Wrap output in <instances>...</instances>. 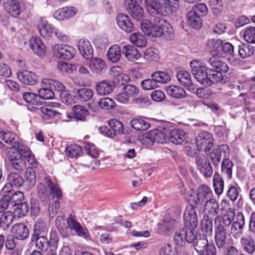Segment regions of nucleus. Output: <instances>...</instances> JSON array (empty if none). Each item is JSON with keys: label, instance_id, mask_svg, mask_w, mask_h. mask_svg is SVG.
I'll list each match as a JSON object with an SVG mask.
<instances>
[{"label": "nucleus", "instance_id": "obj_1", "mask_svg": "<svg viewBox=\"0 0 255 255\" xmlns=\"http://www.w3.org/2000/svg\"><path fill=\"white\" fill-rule=\"evenodd\" d=\"M37 186V192L41 202L47 204L49 201H59L63 197L62 191L58 185L45 175Z\"/></svg>", "mask_w": 255, "mask_h": 255}, {"label": "nucleus", "instance_id": "obj_2", "mask_svg": "<svg viewBox=\"0 0 255 255\" xmlns=\"http://www.w3.org/2000/svg\"><path fill=\"white\" fill-rule=\"evenodd\" d=\"M25 180L18 173L10 172L7 176V181L16 188L23 186L25 189L29 190L33 188L36 183L35 171L31 167H28L25 172Z\"/></svg>", "mask_w": 255, "mask_h": 255}, {"label": "nucleus", "instance_id": "obj_3", "mask_svg": "<svg viewBox=\"0 0 255 255\" xmlns=\"http://www.w3.org/2000/svg\"><path fill=\"white\" fill-rule=\"evenodd\" d=\"M191 71L194 78L204 86L209 82L208 73L209 69L205 63L200 60H193L190 62Z\"/></svg>", "mask_w": 255, "mask_h": 255}, {"label": "nucleus", "instance_id": "obj_4", "mask_svg": "<svg viewBox=\"0 0 255 255\" xmlns=\"http://www.w3.org/2000/svg\"><path fill=\"white\" fill-rule=\"evenodd\" d=\"M155 31L154 37H163L170 40L174 36V30L171 25L163 17H155Z\"/></svg>", "mask_w": 255, "mask_h": 255}, {"label": "nucleus", "instance_id": "obj_5", "mask_svg": "<svg viewBox=\"0 0 255 255\" xmlns=\"http://www.w3.org/2000/svg\"><path fill=\"white\" fill-rule=\"evenodd\" d=\"M147 11L151 15H166L167 9L171 6L170 0H145Z\"/></svg>", "mask_w": 255, "mask_h": 255}, {"label": "nucleus", "instance_id": "obj_6", "mask_svg": "<svg viewBox=\"0 0 255 255\" xmlns=\"http://www.w3.org/2000/svg\"><path fill=\"white\" fill-rule=\"evenodd\" d=\"M235 217L234 210L229 208L223 216L219 215L216 217L214 221L215 229L227 232Z\"/></svg>", "mask_w": 255, "mask_h": 255}, {"label": "nucleus", "instance_id": "obj_7", "mask_svg": "<svg viewBox=\"0 0 255 255\" xmlns=\"http://www.w3.org/2000/svg\"><path fill=\"white\" fill-rule=\"evenodd\" d=\"M196 143L199 150L203 151L207 153L213 146L214 139L211 133L202 131L196 136Z\"/></svg>", "mask_w": 255, "mask_h": 255}, {"label": "nucleus", "instance_id": "obj_8", "mask_svg": "<svg viewBox=\"0 0 255 255\" xmlns=\"http://www.w3.org/2000/svg\"><path fill=\"white\" fill-rule=\"evenodd\" d=\"M165 135L157 131L150 130L140 135L139 139L140 142L146 146H152L154 142L163 143L165 140Z\"/></svg>", "mask_w": 255, "mask_h": 255}, {"label": "nucleus", "instance_id": "obj_9", "mask_svg": "<svg viewBox=\"0 0 255 255\" xmlns=\"http://www.w3.org/2000/svg\"><path fill=\"white\" fill-rule=\"evenodd\" d=\"M209 152V158L212 164L215 166H218L221 162L222 153L224 154V158L229 156L230 148L228 145L222 144L214 148L212 152Z\"/></svg>", "mask_w": 255, "mask_h": 255}, {"label": "nucleus", "instance_id": "obj_10", "mask_svg": "<svg viewBox=\"0 0 255 255\" xmlns=\"http://www.w3.org/2000/svg\"><path fill=\"white\" fill-rule=\"evenodd\" d=\"M137 88L132 84H126L122 89V91L118 94L116 99L118 101L126 103L128 102L130 98L135 97L138 94Z\"/></svg>", "mask_w": 255, "mask_h": 255}, {"label": "nucleus", "instance_id": "obj_11", "mask_svg": "<svg viewBox=\"0 0 255 255\" xmlns=\"http://www.w3.org/2000/svg\"><path fill=\"white\" fill-rule=\"evenodd\" d=\"M210 53L212 56L208 58L207 62L211 67L212 70L221 71L224 73L228 72L229 67L227 63L219 59V53H217L216 50H212Z\"/></svg>", "mask_w": 255, "mask_h": 255}, {"label": "nucleus", "instance_id": "obj_12", "mask_svg": "<svg viewBox=\"0 0 255 255\" xmlns=\"http://www.w3.org/2000/svg\"><path fill=\"white\" fill-rule=\"evenodd\" d=\"M52 50L54 55L60 59L70 60L73 57V48L66 44H56Z\"/></svg>", "mask_w": 255, "mask_h": 255}, {"label": "nucleus", "instance_id": "obj_13", "mask_svg": "<svg viewBox=\"0 0 255 255\" xmlns=\"http://www.w3.org/2000/svg\"><path fill=\"white\" fill-rule=\"evenodd\" d=\"M196 163L198 169L205 177H210L213 173V169L208 158L204 154H198L196 158Z\"/></svg>", "mask_w": 255, "mask_h": 255}, {"label": "nucleus", "instance_id": "obj_14", "mask_svg": "<svg viewBox=\"0 0 255 255\" xmlns=\"http://www.w3.org/2000/svg\"><path fill=\"white\" fill-rule=\"evenodd\" d=\"M219 211V205L216 199L211 198L206 201L204 205V217L213 218L218 215Z\"/></svg>", "mask_w": 255, "mask_h": 255}, {"label": "nucleus", "instance_id": "obj_15", "mask_svg": "<svg viewBox=\"0 0 255 255\" xmlns=\"http://www.w3.org/2000/svg\"><path fill=\"white\" fill-rule=\"evenodd\" d=\"M124 5L133 18L140 20L143 18L144 10L137 2L129 3V0H124Z\"/></svg>", "mask_w": 255, "mask_h": 255}, {"label": "nucleus", "instance_id": "obj_16", "mask_svg": "<svg viewBox=\"0 0 255 255\" xmlns=\"http://www.w3.org/2000/svg\"><path fill=\"white\" fill-rule=\"evenodd\" d=\"M10 233L16 240L20 241L26 240L29 234L27 227L21 223L14 224L11 228Z\"/></svg>", "mask_w": 255, "mask_h": 255}, {"label": "nucleus", "instance_id": "obj_17", "mask_svg": "<svg viewBox=\"0 0 255 255\" xmlns=\"http://www.w3.org/2000/svg\"><path fill=\"white\" fill-rule=\"evenodd\" d=\"M184 221L185 226L196 227L198 223V217L195 209L191 206L186 207L184 213Z\"/></svg>", "mask_w": 255, "mask_h": 255}, {"label": "nucleus", "instance_id": "obj_18", "mask_svg": "<svg viewBox=\"0 0 255 255\" xmlns=\"http://www.w3.org/2000/svg\"><path fill=\"white\" fill-rule=\"evenodd\" d=\"M116 21L119 27L125 32L130 33L134 30L133 24L127 15L119 13L117 16Z\"/></svg>", "mask_w": 255, "mask_h": 255}, {"label": "nucleus", "instance_id": "obj_19", "mask_svg": "<svg viewBox=\"0 0 255 255\" xmlns=\"http://www.w3.org/2000/svg\"><path fill=\"white\" fill-rule=\"evenodd\" d=\"M17 76L20 82L28 85H34L37 83L38 80L37 76L34 73L27 70H23L18 72Z\"/></svg>", "mask_w": 255, "mask_h": 255}, {"label": "nucleus", "instance_id": "obj_20", "mask_svg": "<svg viewBox=\"0 0 255 255\" xmlns=\"http://www.w3.org/2000/svg\"><path fill=\"white\" fill-rule=\"evenodd\" d=\"M78 49L82 56L87 60L92 58L93 49L90 41L87 39H80L78 45Z\"/></svg>", "mask_w": 255, "mask_h": 255}, {"label": "nucleus", "instance_id": "obj_21", "mask_svg": "<svg viewBox=\"0 0 255 255\" xmlns=\"http://www.w3.org/2000/svg\"><path fill=\"white\" fill-rule=\"evenodd\" d=\"M89 115V111L86 108L81 105H75L72 108V111L68 114V117L74 118L77 121H85L86 117Z\"/></svg>", "mask_w": 255, "mask_h": 255}, {"label": "nucleus", "instance_id": "obj_22", "mask_svg": "<svg viewBox=\"0 0 255 255\" xmlns=\"http://www.w3.org/2000/svg\"><path fill=\"white\" fill-rule=\"evenodd\" d=\"M77 9L73 6H67L60 8L54 13V17L58 20H63L74 16Z\"/></svg>", "mask_w": 255, "mask_h": 255}, {"label": "nucleus", "instance_id": "obj_23", "mask_svg": "<svg viewBox=\"0 0 255 255\" xmlns=\"http://www.w3.org/2000/svg\"><path fill=\"white\" fill-rule=\"evenodd\" d=\"M67 223L68 228L71 230H74L76 234L80 237L85 239H87L89 237V232L88 230L82 227L79 223L72 218H69L67 220Z\"/></svg>", "mask_w": 255, "mask_h": 255}, {"label": "nucleus", "instance_id": "obj_24", "mask_svg": "<svg viewBox=\"0 0 255 255\" xmlns=\"http://www.w3.org/2000/svg\"><path fill=\"white\" fill-rule=\"evenodd\" d=\"M114 88V82L109 80L102 81L96 86V92L99 95H108L112 92Z\"/></svg>", "mask_w": 255, "mask_h": 255}, {"label": "nucleus", "instance_id": "obj_25", "mask_svg": "<svg viewBox=\"0 0 255 255\" xmlns=\"http://www.w3.org/2000/svg\"><path fill=\"white\" fill-rule=\"evenodd\" d=\"M29 45L32 51L38 56L40 57L45 56L46 47L40 38L31 37L29 40Z\"/></svg>", "mask_w": 255, "mask_h": 255}, {"label": "nucleus", "instance_id": "obj_26", "mask_svg": "<svg viewBox=\"0 0 255 255\" xmlns=\"http://www.w3.org/2000/svg\"><path fill=\"white\" fill-rule=\"evenodd\" d=\"M193 244L194 249L199 255H204L205 250L210 245L204 235H199Z\"/></svg>", "mask_w": 255, "mask_h": 255}, {"label": "nucleus", "instance_id": "obj_27", "mask_svg": "<svg viewBox=\"0 0 255 255\" xmlns=\"http://www.w3.org/2000/svg\"><path fill=\"white\" fill-rule=\"evenodd\" d=\"M11 166L17 171H22L26 168L24 159L20 157L18 153H12L8 157Z\"/></svg>", "mask_w": 255, "mask_h": 255}, {"label": "nucleus", "instance_id": "obj_28", "mask_svg": "<svg viewBox=\"0 0 255 255\" xmlns=\"http://www.w3.org/2000/svg\"><path fill=\"white\" fill-rule=\"evenodd\" d=\"M240 244L243 251L249 255H252L255 252V241L251 236L243 237L241 238Z\"/></svg>", "mask_w": 255, "mask_h": 255}, {"label": "nucleus", "instance_id": "obj_29", "mask_svg": "<svg viewBox=\"0 0 255 255\" xmlns=\"http://www.w3.org/2000/svg\"><path fill=\"white\" fill-rule=\"evenodd\" d=\"M6 11L13 17H16L21 12V7L18 0H6L4 3Z\"/></svg>", "mask_w": 255, "mask_h": 255}, {"label": "nucleus", "instance_id": "obj_30", "mask_svg": "<svg viewBox=\"0 0 255 255\" xmlns=\"http://www.w3.org/2000/svg\"><path fill=\"white\" fill-rule=\"evenodd\" d=\"M122 53L126 58L130 61H134L140 57L139 51L131 45H124L122 47Z\"/></svg>", "mask_w": 255, "mask_h": 255}, {"label": "nucleus", "instance_id": "obj_31", "mask_svg": "<svg viewBox=\"0 0 255 255\" xmlns=\"http://www.w3.org/2000/svg\"><path fill=\"white\" fill-rule=\"evenodd\" d=\"M223 73H224L223 71L212 70L211 69H209L208 73L209 82L207 84H205L204 86L208 87L211 86L212 83H225L226 80L224 79Z\"/></svg>", "mask_w": 255, "mask_h": 255}, {"label": "nucleus", "instance_id": "obj_32", "mask_svg": "<svg viewBox=\"0 0 255 255\" xmlns=\"http://www.w3.org/2000/svg\"><path fill=\"white\" fill-rule=\"evenodd\" d=\"M186 132L181 129L172 130L169 135V140L175 144H181L185 140Z\"/></svg>", "mask_w": 255, "mask_h": 255}, {"label": "nucleus", "instance_id": "obj_33", "mask_svg": "<svg viewBox=\"0 0 255 255\" xmlns=\"http://www.w3.org/2000/svg\"><path fill=\"white\" fill-rule=\"evenodd\" d=\"M37 28L41 36L44 38H49L52 36L53 29L51 25L48 24L47 22L41 18L38 20Z\"/></svg>", "mask_w": 255, "mask_h": 255}, {"label": "nucleus", "instance_id": "obj_34", "mask_svg": "<svg viewBox=\"0 0 255 255\" xmlns=\"http://www.w3.org/2000/svg\"><path fill=\"white\" fill-rule=\"evenodd\" d=\"M31 242H35V246L40 252H46L51 247L48 240L45 236L31 237Z\"/></svg>", "mask_w": 255, "mask_h": 255}, {"label": "nucleus", "instance_id": "obj_35", "mask_svg": "<svg viewBox=\"0 0 255 255\" xmlns=\"http://www.w3.org/2000/svg\"><path fill=\"white\" fill-rule=\"evenodd\" d=\"M201 17L200 15H198L191 10L187 14V21L192 28L198 29L202 26Z\"/></svg>", "mask_w": 255, "mask_h": 255}, {"label": "nucleus", "instance_id": "obj_36", "mask_svg": "<svg viewBox=\"0 0 255 255\" xmlns=\"http://www.w3.org/2000/svg\"><path fill=\"white\" fill-rule=\"evenodd\" d=\"M233 162L229 159V156L224 158L221 163V172L228 179L232 178Z\"/></svg>", "mask_w": 255, "mask_h": 255}, {"label": "nucleus", "instance_id": "obj_37", "mask_svg": "<svg viewBox=\"0 0 255 255\" xmlns=\"http://www.w3.org/2000/svg\"><path fill=\"white\" fill-rule=\"evenodd\" d=\"M176 77L178 81L181 85L189 89L191 88V89H193L192 88L193 85L189 72L185 70H180L178 72Z\"/></svg>", "mask_w": 255, "mask_h": 255}, {"label": "nucleus", "instance_id": "obj_38", "mask_svg": "<svg viewBox=\"0 0 255 255\" xmlns=\"http://www.w3.org/2000/svg\"><path fill=\"white\" fill-rule=\"evenodd\" d=\"M227 232L215 229V242L218 249H224L227 244Z\"/></svg>", "mask_w": 255, "mask_h": 255}, {"label": "nucleus", "instance_id": "obj_39", "mask_svg": "<svg viewBox=\"0 0 255 255\" xmlns=\"http://www.w3.org/2000/svg\"><path fill=\"white\" fill-rule=\"evenodd\" d=\"M122 49L118 45H114L110 47L107 53L108 59L113 63L118 62L121 59Z\"/></svg>", "mask_w": 255, "mask_h": 255}, {"label": "nucleus", "instance_id": "obj_40", "mask_svg": "<svg viewBox=\"0 0 255 255\" xmlns=\"http://www.w3.org/2000/svg\"><path fill=\"white\" fill-rule=\"evenodd\" d=\"M167 94L175 99H182L185 97L186 93L183 88L174 85H171L166 89Z\"/></svg>", "mask_w": 255, "mask_h": 255}, {"label": "nucleus", "instance_id": "obj_41", "mask_svg": "<svg viewBox=\"0 0 255 255\" xmlns=\"http://www.w3.org/2000/svg\"><path fill=\"white\" fill-rule=\"evenodd\" d=\"M197 196L201 200V203L211 198H213V194L211 188L206 185L200 186L197 189Z\"/></svg>", "mask_w": 255, "mask_h": 255}, {"label": "nucleus", "instance_id": "obj_42", "mask_svg": "<svg viewBox=\"0 0 255 255\" xmlns=\"http://www.w3.org/2000/svg\"><path fill=\"white\" fill-rule=\"evenodd\" d=\"M106 64L105 62L99 57L91 59L89 67L91 70L96 74L101 73L105 68Z\"/></svg>", "mask_w": 255, "mask_h": 255}, {"label": "nucleus", "instance_id": "obj_43", "mask_svg": "<svg viewBox=\"0 0 255 255\" xmlns=\"http://www.w3.org/2000/svg\"><path fill=\"white\" fill-rule=\"evenodd\" d=\"M129 40L133 45L139 47H145L147 44L146 37L140 32L132 33L130 35Z\"/></svg>", "mask_w": 255, "mask_h": 255}, {"label": "nucleus", "instance_id": "obj_44", "mask_svg": "<svg viewBox=\"0 0 255 255\" xmlns=\"http://www.w3.org/2000/svg\"><path fill=\"white\" fill-rule=\"evenodd\" d=\"M38 110L40 111V116L42 118L46 120L52 119L57 115H60L58 112L47 106H42Z\"/></svg>", "mask_w": 255, "mask_h": 255}, {"label": "nucleus", "instance_id": "obj_45", "mask_svg": "<svg viewBox=\"0 0 255 255\" xmlns=\"http://www.w3.org/2000/svg\"><path fill=\"white\" fill-rule=\"evenodd\" d=\"M130 125L133 129L137 131L146 130L150 127L149 123L141 118L132 119Z\"/></svg>", "mask_w": 255, "mask_h": 255}, {"label": "nucleus", "instance_id": "obj_46", "mask_svg": "<svg viewBox=\"0 0 255 255\" xmlns=\"http://www.w3.org/2000/svg\"><path fill=\"white\" fill-rule=\"evenodd\" d=\"M76 96L79 100L82 102H88L93 97L94 92L91 89L83 88L77 91Z\"/></svg>", "mask_w": 255, "mask_h": 255}, {"label": "nucleus", "instance_id": "obj_47", "mask_svg": "<svg viewBox=\"0 0 255 255\" xmlns=\"http://www.w3.org/2000/svg\"><path fill=\"white\" fill-rule=\"evenodd\" d=\"M140 27L145 34L154 37V34H154L155 31V19H154V24L148 20H143L141 22Z\"/></svg>", "mask_w": 255, "mask_h": 255}, {"label": "nucleus", "instance_id": "obj_48", "mask_svg": "<svg viewBox=\"0 0 255 255\" xmlns=\"http://www.w3.org/2000/svg\"><path fill=\"white\" fill-rule=\"evenodd\" d=\"M151 77H154L157 84L167 83L171 80L170 74L165 71H155L151 74Z\"/></svg>", "mask_w": 255, "mask_h": 255}, {"label": "nucleus", "instance_id": "obj_49", "mask_svg": "<svg viewBox=\"0 0 255 255\" xmlns=\"http://www.w3.org/2000/svg\"><path fill=\"white\" fill-rule=\"evenodd\" d=\"M195 228L196 227L185 226L182 229L183 234L184 236V238H185V241L188 243H193L197 238V231Z\"/></svg>", "mask_w": 255, "mask_h": 255}, {"label": "nucleus", "instance_id": "obj_50", "mask_svg": "<svg viewBox=\"0 0 255 255\" xmlns=\"http://www.w3.org/2000/svg\"><path fill=\"white\" fill-rule=\"evenodd\" d=\"M9 202V205L12 207L16 206L18 204L21 203L24 200L23 193L21 191H16L13 192L11 195H5Z\"/></svg>", "mask_w": 255, "mask_h": 255}, {"label": "nucleus", "instance_id": "obj_51", "mask_svg": "<svg viewBox=\"0 0 255 255\" xmlns=\"http://www.w3.org/2000/svg\"><path fill=\"white\" fill-rule=\"evenodd\" d=\"M13 216L8 213H4L0 215V229L6 231L13 222Z\"/></svg>", "mask_w": 255, "mask_h": 255}, {"label": "nucleus", "instance_id": "obj_52", "mask_svg": "<svg viewBox=\"0 0 255 255\" xmlns=\"http://www.w3.org/2000/svg\"><path fill=\"white\" fill-rule=\"evenodd\" d=\"M0 138L7 144L11 145L12 147L14 145L18 140L16 138V135L10 131H0Z\"/></svg>", "mask_w": 255, "mask_h": 255}, {"label": "nucleus", "instance_id": "obj_53", "mask_svg": "<svg viewBox=\"0 0 255 255\" xmlns=\"http://www.w3.org/2000/svg\"><path fill=\"white\" fill-rule=\"evenodd\" d=\"M213 186L215 192L220 195L223 192L224 181L223 178L219 174H215L213 178Z\"/></svg>", "mask_w": 255, "mask_h": 255}, {"label": "nucleus", "instance_id": "obj_54", "mask_svg": "<svg viewBox=\"0 0 255 255\" xmlns=\"http://www.w3.org/2000/svg\"><path fill=\"white\" fill-rule=\"evenodd\" d=\"M46 231V223L42 220H37L34 226L33 233L31 237L43 236L42 234Z\"/></svg>", "mask_w": 255, "mask_h": 255}, {"label": "nucleus", "instance_id": "obj_55", "mask_svg": "<svg viewBox=\"0 0 255 255\" xmlns=\"http://www.w3.org/2000/svg\"><path fill=\"white\" fill-rule=\"evenodd\" d=\"M65 152L67 156L71 158H76L83 153L81 147L77 144L71 145L67 147Z\"/></svg>", "mask_w": 255, "mask_h": 255}, {"label": "nucleus", "instance_id": "obj_56", "mask_svg": "<svg viewBox=\"0 0 255 255\" xmlns=\"http://www.w3.org/2000/svg\"><path fill=\"white\" fill-rule=\"evenodd\" d=\"M238 53L242 58L249 57L254 53L253 47L249 45L241 43L238 46Z\"/></svg>", "mask_w": 255, "mask_h": 255}, {"label": "nucleus", "instance_id": "obj_57", "mask_svg": "<svg viewBox=\"0 0 255 255\" xmlns=\"http://www.w3.org/2000/svg\"><path fill=\"white\" fill-rule=\"evenodd\" d=\"M143 57L147 62L155 61L159 59L158 51L154 48H148L144 52Z\"/></svg>", "mask_w": 255, "mask_h": 255}, {"label": "nucleus", "instance_id": "obj_58", "mask_svg": "<svg viewBox=\"0 0 255 255\" xmlns=\"http://www.w3.org/2000/svg\"><path fill=\"white\" fill-rule=\"evenodd\" d=\"M213 218L204 217L202 221L201 226L203 232L207 235L211 236L213 233Z\"/></svg>", "mask_w": 255, "mask_h": 255}, {"label": "nucleus", "instance_id": "obj_59", "mask_svg": "<svg viewBox=\"0 0 255 255\" xmlns=\"http://www.w3.org/2000/svg\"><path fill=\"white\" fill-rule=\"evenodd\" d=\"M13 147L17 149V151L14 153H18L20 155V157H23V158L31 154V152L30 148L27 146L18 141L16 142Z\"/></svg>", "mask_w": 255, "mask_h": 255}, {"label": "nucleus", "instance_id": "obj_60", "mask_svg": "<svg viewBox=\"0 0 255 255\" xmlns=\"http://www.w3.org/2000/svg\"><path fill=\"white\" fill-rule=\"evenodd\" d=\"M109 126L112 128L116 134H122L124 133L123 124L116 119H112L109 121Z\"/></svg>", "mask_w": 255, "mask_h": 255}, {"label": "nucleus", "instance_id": "obj_61", "mask_svg": "<svg viewBox=\"0 0 255 255\" xmlns=\"http://www.w3.org/2000/svg\"><path fill=\"white\" fill-rule=\"evenodd\" d=\"M22 97L24 100L27 103L36 106L41 105L42 104L41 102L37 100L38 96L37 94L35 93L31 92L24 93L22 94Z\"/></svg>", "mask_w": 255, "mask_h": 255}, {"label": "nucleus", "instance_id": "obj_62", "mask_svg": "<svg viewBox=\"0 0 255 255\" xmlns=\"http://www.w3.org/2000/svg\"><path fill=\"white\" fill-rule=\"evenodd\" d=\"M99 106L102 109L110 110L116 106L113 100L110 98H102L98 102Z\"/></svg>", "mask_w": 255, "mask_h": 255}, {"label": "nucleus", "instance_id": "obj_63", "mask_svg": "<svg viewBox=\"0 0 255 255\" xmlns=\"http://www.w3.org/2000/svg\"><path fill=\"white\" fill-rule=\"evenodd\" d=\"M209 6L213 13L218 14L223 9V4L222 0H209Z\"/></svg>", "mask_w": 255, "mask_h": 255}, {"label": "nucleus", "instance_id": "obj_64", "mask_svg": "<svg viewBox=\"0 0 255 255\" xmlns=\"http://www.w3.org/2000/svg\"><path fill=\"white\" fill-rule=\"evenodd\" d=\"M244 37L248 43H255V27L247 28L244 31Z\"/></svg>", "mask_w": 255, "mask_h": 255}]
</instances>
